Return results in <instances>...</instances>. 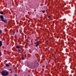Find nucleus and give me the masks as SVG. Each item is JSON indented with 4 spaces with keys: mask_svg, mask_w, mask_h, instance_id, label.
Returning a JSON list of instances; mask_svg holds the SVG:
<instances>
[{
    "mask_svg": "<svg viewBox=\"0 0 76 76\" xmlns=\"http://www.w3.org/2000/svg\"><path fill=\"white\" fill-rule=\"evenodd\" d=\"M1 74L3 76H6L9 75V73L7 71H3L1 72Z\"/></svg>",
    "mask_w": 76,
    "mask_h": 76,
    "instance_id": "f257e3e1",
    "label": "nucleus"
},
{
    "mask_svg": "<svg viewBox=\"0 0 76 76\" xmlns=\"http://www.w3.org/2000/svg\"><path fill=\"white\" fill-rule=\"evenodd\" d=\"M39 42L37 41L35 43V44L36 45V47L37 46H38L39 45Z\"/></svg>",
    "mask_w": 76,
    "mask_h": 76,
    "instance_id": "f03ea898",
    "label": "nucleus"
},
{
    "mask_svg": "<svg viewBox=\"0 0 76 76\" xmlns=\"http://www.w3.org/2000/svg\"><path fill=\"white\" fill-rule=\"evenodd\" d=\"M1 21H2V22H4V23H7V20H6V19H3V20H1Z\"/></svg>",
    "mask_w": 76,
    "mask_h": 76,
    "instance_id": "7ed1b4c3",
    "label": "nucleus"
},
{
    "mask_svg": "<svg viewBox=\"0 0 76 76\" xmlns=\"http://www.w3.org/2000/svg\"><path fill=\"white\" fill-rule=\"evenodd\" d=\"M0 18H1V20H3V19H4V18H3V16L1 15L0 16Z\"/></svg>",
    "mask_w": 76,
    "mask_h": 76,
    "instance_id": "20e7f679",
    "label": "nucleus"
},
{
    "mask_svg": "<svg viewBox=\"0 0 76 76\" xmlns=\"http://www.w3.org/2000/svg\"><path fill=\"white\" fill-rule=\"evenodd\" d=\"M1 45H2V42L0 41V47H1Z\"/></svg>",
    "mask_w": 76,
    "mask_h": 76,
    "instance_id": "39448f33",
    "label": "nucleus"
},
{
    "mask_svg": "<svg viewBox=\"0 0 76 76\" xmlns=\"http://www.w3.org/2000/svg\"><path fill=\"white\" fill-rule=\"evenodd\" d=\"M6 66L7 67H9V65L8 64H6Z\"/></svg>",
    "mask_w": 76,
    "mask_h": 76,
    "instance_id": "423d86ee",
    "label": "nucleus"
},
{
    "mask_svg": "<svg viewBox=\"0 0 76 76\" xmlns=\"http://www.w3.org/2000/svg\"><path fill=\"white\" fill-rule=\"evenodd\" d=\"M16 47L17 48H19V46H16Z\"/></svg>",
    "mask_w": 76,
    "mask_h": 76,
    "instance_id": "0eeeda50",
    "label": "nucleus"
},
{
    "mask_svg": "<svg viewBox=\"0 0 76 76\" xmlns=\"http://www.w3.org/2000/svg\"><path fill=\"white\" fill-rule=\"evenodd\" d=\"M18 52L19 53H20V50H18Z\"/></svg>",
    "mask_w": 76,
    "mask_h": 76,
    "instance_id": "6e6552de",
    "label": "nucleus"
},
{
    "mask_svg": "<svg viewBox=\"0 0 76 76\" xmlns=\"http://www.w3.org/2000/svg\"><path fill=\"white\" fill-rule=\"evenodd\" d=\"M3 13H4L3 12L1 11V15H3Z\"/></svg>",
    "mask_w": 76,
    "mask_h": 76,
    "instance_id": "1a4fd4ad",
    "label": "nucleus"
},
{
    "mask_svg": "<svg viewBox=\"0 0 76 76\" xmlns=\"http://www.w3.org/2000/svg\"><path fill=\"white\" fill-rule=\"evenodd\" d=\"M28 45V43H26V46H27V45Z\"/></svg>",
    "mask_w": 76,
    "mask_h": 76,
    "instance_id": "9d476101",
    "label": "nucleus"
},
{
    "mask_svg": "<svg viewBox=\"0 0 76 76\" xmlns=\"http://www.w3.org/2000/svg\"><path fill=\"white\" fill-rule=\"evenodd\" d=\"M42 13H45V10L44 11H42Z\"/></svg>",
    "mask_w": 76,
    "mask_h": 76,
    "instance_id": "9b49d317",
    "label": "nucleus"
},
{
    "mask_svg": "<svg viewBox=\"0 0 76 76\" xmlns=\"http://www.w3.org/2000/svg\"><path fill=\"white\" fill-rule=\"evenodd\" d=\"M22 60H23L24 59V58L23 57H22Z\"/></svg>",
    "mask_w": 76,
    "mask_h": 76,
    "instance_id": "f8f14e48",
    "label": "nucleus"
},
{
    "mask_svg": "<svg viewBox=\"0 0 76 76\" xmlns=\"http://www.w3.org/2000/svg\"><path fill=\"white\" fill-rule=\"evenodd\" d=\"M1 30H0V34H1Z\"/></svg>",
    "mask_w": 76,
    "mask_h": 76,
    "instance_id": "ddd939ff",
    "label": "nucleus"
},
{
    "mask_svg": "<svg viewBox=\"0 0 76 76\" xmlns=\"http://www.w3.org/2000/svg\"><path fill=\"white\" fill-rule=\"evenodd\" d=\"M12 69H10V71H12Z\"/></svg>",
    "mask_w": 76,
    "mask_h": 76,
    "instance_id": "4468645a",
    "label": "nucleus"
},
{
    "mask_svg": "<svg viewBox=\"0 0 76 76\" xmlns=\"http://www.w3.org/2000/svg\"><path fill=\"white\" fill-rule=\"evenodd\" d=\"M46 42H48V41L47 40V41H46Z\"/></svg>",
    "mask_w": 76,
    "mask_h": 76,
    "instance_id": "2eb2a0df",
    "label": "nucleus"
},
{
    "mask_svg": "<svg viewBox=\"0 0 76 76\" xmlns=\"http://www.w3.org/2000/svg\"><path fill=\"white\" fill-rule=\"evenodd\" d=\"M15 76H17V75H16V74H15Z\"/></svg>",
    "mask_w": 76,
    "mask_h": 76,
    "instance_id": "dca6fc26",
    "label": "nucleus"
},
{
    "mask_svg": "<svg viewBox=\"0 0 76 76\" xmlns=\"http://www.w3.org/2000/svg\"><path fill=\"white\" fill-rule=\"evenodd\" d=\"M18 31L17 30V32H18Z\"/></svg>",
    "mask_w": 76,
    "mask_h": 76,
    "instance_id": "f3484780",
    "label": "nucleus"
},
{
    "mask_svg": "<svg viewBox=\"0 0 76 76\" xmlns=\"http://www.w3.org/2000/svg\"><path fill=\"white\" fill-rule=\"evenodd\" d=\"M48 18H50V16H48Z\"/></svg>",
    "mask_w": 76,
    "mask_h": 76,
    "instance_id": "a211bd4d",
    "label": "nucleus"
},
{
    "mask_svg": "<svg viewBox=\"0 0 76 76\" xmlns=\"http://www.w3.org/2000/svg\"><path fill=\"white\" fill-rule=\"evenodd\" d=\"M37 66H38V63H37Z\"/></svg>",
    "mask_w": 76,
    "mask_h": 76,
    "instance_id": "6ab92c4d",
    "label": "nucleus"
},
{
    "mask_svg": "<svg viewBox=\"0 0 76 76\" xmlns=\"http://www.w3.org/2000/svg\"><path fill=\"white\" fill-rule=\"evenodd\" d=\"M0 56H1V53L0 52Z\"/></svg>",
    "mask_w": 76,
    "mask_h": 76,
    "instance_id": "aec40b11",
    "label": "nucleus"
},
{
    "mask_svg": "<svg viewBox=\"0 0 76 76\" xmlns=\"http://www.w3.org/2000/svg\"><path fill=\"white\" fill-rule=\"evenodd\" d=\"M14 33H13V35H14Z\"/></svg>",
    "mask_w": 76,
    "mask_h": 76,
    "instance_id": "412c9836",
    "label": "nucleus"
},
{
    "mask_svg": "<svg viewBox=\"0 0 76 76\" xmlns=\"http://www.w3.org/2000/svg\"><path fill=\"white\" fill-rule=\"evenodd\" d=\"M25 56H26V55H25Z\"/></svg>",
    "mask_w": 76,
    "mask_h": 76,
    "instance_id": "4be33fe9",
    "label": "nucleus"
},
{
    "mask_svg": "<svg viewBox=\"0 0 76 76\" xmlns=\"http://www.w3.org/2000/svg\"><path fill=\"white\" fill-rule=\"evenodd\" d=\"M29 13V12H28V13Z\"/></svg>",
    "mask_w": 76,
    "mask_h": 76,
    "instance_id": "5701e85b",
    "label": "nucleus"
}]
</instances>
